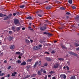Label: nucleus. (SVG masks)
Listing matches in <instances>:
<instances>
[{
  "label": "nucleus",
  "mask_w": 79,
  "mask_h": 79,
  "mask_svg": "<svg viewBox=\"0 0 79 79\" xmlns=\"http://www.w3.org/2000/svg\"><path fill=\"white\" fill-rule=\"evenodd\" d=\"M14 23L15 25L19 24V20L17 19H15L14 20Z\"/></svg>",
  "instance_id": "f257e3e1"
},
{
  "label": "nucleus",
  "mask_w": 79,
  "mask_h": 79,
  "mask_svg": "<svg viewBox=\"0 0 79 79\" xmlns=\"http://www.w3.org/2000/svg\"><path fill=\"white\" fill-rule=\"evenodd\" d=\"M44 66H48V64L47 63H46L44 64Z\"/></svg>",
  "instance_id": "2f4dec72"
},
{
  "label": "nucleus",
  "mask_w": 79,
  "mask_h": 79,
  "mask_svg": "<svg viewBox=\"0 0 79 79\" xmlns=\"http://www.w3.org/2000/svg\"><path fill=\"white\" fill-rule=\"evenodd\" d=\"M40 43H43V42H44V41H43L42 40L40 41Z\"/></svg>",
  "instance_id": "bf43d9fd"
},
{
  "label": "nucleus",
  "mask_w": 79,
  "mask_h": 79,
  "mask_svg": "<svg viewBox=\"0 0 79 79\" xmlns=\"http://www.w3.org/2000/svg\"><path fill=\"white\" fill-rule=\"evenodd\" d=\"M48 33L46 32H43V34H45L46 35H48Z\"/></svg>",
  "instance_id": "4c0bfd02"
},
{
  "label": "nucleus",
  "mask_w": 79,
  "mask_h": 79,
  "mask_svg": "<svg viewBox=\"0 0 79 79\" xmlns=\"http://www.w3.org/2000/svg\"><path fill=\"white\" fill-rule=\"evenodd\" d=\"M11 66H9L7 68L8 69H11Z\"/></svg>",
  "instance_id": "c03bdc74"
},
{
  "label": "nucleus",
  "mask_w": 79,
  "mask_h": 79,
  "mask_svg": "<svg viewBox=\"0 0 79 79\" xmlns=\"http://www.w3.org/2000/svg\"><path fill=\"white\" fill-rule=\"evenodd\" d=\"M67 64H68V65H69V64H70V62H69V61H68L67 62Z\"/></svg>",
  "instance_id": "8fccbe9b"
},
{
  "label": "nucleus",
  "mask_w": 79,
  "mask_h": 79,
  "mask_svg": "<svg viewBox=\"0 0 79 79\" xmlns=\"http://www.w3.org/2000/svg\"><path fill=\"white\" fill-rule=\"evenodd\" d=\"M19 59H21V56H19Z\"/></svg>",
  "instance_id": "0e129e2a"
},
{
  "label": "nucleus",
  "mask_w": 79,
  "mask_h": 79,
  "mask_svg": "<svg viewBox=\"0 0 79 79\" xmlns=\"http://www.w3.org/2000/svg\"><path fill=\"white\" fill-rule=\"evenodd\" d=\"M49 73H50V74H54L55 72L51 71V72H49Z\"/></svg>",
  "instance_id": "c85d7f7f"
},
{
  "label": "nucleus",
  "mask_w": 79,
  "mask_h": 79,
  "mask_svg": "<svg viewBox=\"0 0 79 79\" xmlns=\"http://www.w3.org/2000/svg\"><path fill=\"white\" fill-rule=\"evenodd\" d=\"M51 77V75H48V77Z\"/></svg>",
  "instance_id": "e2e57ef3"
},
{
  "label": "nucleus",
  "mask_w": 79,
  "mask_h": 79,
  "mask_svg": "<svg viewBox=\"0 0 79 79\" xmlns=\"http://www.w3.org/2000/svg\"><path fill=\"white\" fill-rule=\"evenodd\" d=\"M66 18L67 19H68V18H69V16H67L66 17Z\"/></svg>",
  "instance_id": "338daca9"
},
{
  "label": "nucleus",
  "mask_w": 79,
  "mask_h": 79,
  "mask_svg": "<svg viewBox=\"0 0 79 79\" xmlns=\"http://www.w3.org/2000/svg\"><path fill=\"white\" fill-rule=\"evenodd\" d=\"M1 79H5V77H1Z\"/></svg>",
  "instance_id": "774afa93"
},
{
  "label": "nucleus",
  "mask_w": 79,
  "mask_h": 79,
  "mask_svg": "<svg viewBox=\"0 0 79 79\" xmlns=\"http://www.w3.org/2000/svg\"><path fill=\"white\" fill-rule=\"evenodd\" d=\"M8 39L9 40V41H11V40L13 39V37L9 36V37H8Z\"/></svg>",
  "instance_id": "f8f14e48"
},
{
  "label": "nucleus",
  "mask_w": 79,
  "mask_h": 79,
  "mask_svg": "<svg viewBox=\"0 0 79 79\" xmlns=\"http://www.w3.org/2000/svg\"><path fill=\"white\" fill-rule=\"evenodd\" d=\"M3 75H5V74H4V73H2L0 74V76H3Z\"/></svg>",
  "instance_id": "c9c22d12"
},
{
  "label": "nucleus",
  "mask_w": 79,
  "mask_h": 79,
  "mask_svg": "<svg viewBox=\"0 0 79 79\" xmlns=\"http://www.w3.org/2000/svg\"><path fill=\"white\" fill-rule=\"evenodd\" d=\"M31 76V75H27L25 77V79H27V78H29V77Z\"/></svg>",
  "instance_id": "6ab92c4d"
},
{
  "label": "nucleus",
  "mask_w": 79,
  "mask_h": 79,
  "mask_svg": "<svg viewBox=\"0 0 79 79\" xmlns=\"http://www.w3.org/2000/svg\"><path fill=\"white\" fill-rule=\"evenodd\" d=\"M15 54L16 55H18L19 54H20V52H16V53H15Z\"/></svg>",
  "instance_id": "473e14b6"
},
{
  "label": "nucleus",
  "mask_w": 79,
  "mask_h": 79,
  "mask_svg": "<svg viewBox=\"0 0 79 79\" xmlns=\"http://www.w3.org/2000/svg\"><path fill=\"white\" fill-rule=\"evenodd\" d=\"M28 62H31L32 61V59H29L27 60Z\"/></svg>",
  "instance_id": "cd10ccee"
},
{
  "label": "nucleus",
  "mask_w": 79,
  "mask_h": 79,
  "mask_svg": "<svg viewBox=\"0 0 79 79\" xmlns=\"http://www.w3.org/2000/svg\"><path fill=\"white\" fill-rule=\"evenodd\" d=\"M44 78L45 79H47V75H45Z\"/></svg>",
  "instance_id": "09e8293b"
},
{
  "label": "nucleus",
  "mask_w": 79,
  "mask_h": 79,
  "mask_svg": "<svg viewBox=\"0 0 79 79\" xmlns=\"http://www.w3.org/2000/svg\"><path fill=\"white\" fill-rule=\"evenodd\" d=\"M66 68L67 70H69V68L68 66H66Z\"/></svg>",
  "instance_id": "a18cd8bd"
},
{
  "label": "nucleus",
  "mask_w": 79,
  "mask_h": 79,
  "mask_svg": "<svg viewBox=\"0 0 79 79\" xmlns=\"http://www.w3.org/2000/svg\"><path fill=\"white\" fill-rule=\"evenodd\" d=\"M51 8H52V6H47L46 7V10H50Z\"/></svg>",
  "instance_id": "4468645a"
},
{
  "label": "nucleus",
  "mask_w": 79,
  "mask_h": 79,
  "mask_svg": "<svg viewBox=\"0 0 79 79\" xmlns=\"http://www.w3.org/2000/svg\"><path fill=\"white\" fill-rule=\"evenodd\" d=\"M40 48L39 47V46H34L33 48L34 50H39L40 49Z\"/></svg>",
  "instance_id": "0eeeda50"
},
{
  "label": "nucleus",
  "mask_w": 79,
  "mask_h": 79,
  "mask_svg": "<svg viewBox=\"0 0 79 79\" xmlns=\"http://www.w3.org/2000/svg\"><path fill=\"white\" fill-rule=\"evenodd\" d=\"M60 77L61 79H66V75L64 74L60 75Z\"/></svg>",
  "instance_id": "20e7f679"
},
{
  "label": "nucleus",
  "mask_w": 79,
  "mask_h": 79,
  "mask_svg": "<svg viewBox=\"0 0 79 79\" xmlns=\"http://www.w3.org/2000/svg\"><path fill=\"white\" fill-rule=\"evenodd\" d=\"M51 53L52 54H53V53H55V51H52Z\"/></svg>",
  "instance_id": "79ce46f5"
},
{
  "label": "nucleus",
  "mask_w": 79,
  "mask_h": 79,
  "mask_svg": "<svg viewBox=\"0 0 79 79\" xmlns=\"http://www.w3.org/2000/svg\"><path fill=\"white\" fill-rule=\"evenodd\" d=\"M59 60V61H63L64 60V59H63V58H60L58 59Z\"/></svg>",
  "instance_id": "c756f323"
},
{
  "label": "nucleus",
  "mask_w": 79,
  "mask_h": 79,
  "mask_svg": "<svg viewBox=\"0 0 79 79\" xmlns=\"http://www.w3.org/2000/svg\"><path fill=\"white\" fill-rule=\"evenodd\" d=\"M43 73L45 74L47 73V72H46V71H43Z\"/></svg>",
  "instance_id": "680f3d73"
},
{
  "label": "nucleus",
  "mask_w": 79,
  "mask_h": 79,
  "mask_svg": "<svg viewBox=\"0 0 79 79\" xmlns=\"http://www.w3.org/2000/svg\"><path fill=\"white\" fill-rule=\"evenodd\" d=\"M68 2L70 4H72L73 3V1L72 0H69Z\"/></svg>",
  "instance_id": "4be33fe9"
},
{
  "label": "nucleus",
  "mask_w": 79,
  "mask_h": 79,
  "mask_svg": "<svg viewBox=\"0 0 79 79\" xmlns=\"http://www.w3.org/2000/svg\"><path fill=\"white\" fill-rule=\"evenodd\" d=\"M61 47H62V48H65V47H64V46H63V45H62Z\"/></svg>",
  "instance_id": "6e6d98bb"
},
{
  "label": "nucleus",
  "mask_w": 79,
  "mask_h": 79,
  "mask_svg": "<svg viewBox=\"0 0 79 79\" xmlns=\"http://www.w3.org/2000/svg\"><path fill=\"white\" fill-rule=\"evenodd\" d=\"M72 8L73 9H76V6H72Z\"/></svg>",
  "instance_id": "37998d69"
},
{
  "label": "nucleus",
  "mask_w": 79,
  "mask_h": 79,
  "mask_svg": "<svg viewBox=\"0 0 79 79\" xmlns=\"http://www.w3.org/2000/svg\"><path fill=\"white\" fill-rule=\"evenodd\" d=\"M30 41L31 43H32V42H33V40H30Z\"/></svg>",
  "instance_id": "5fc2aeb1"
},
{
  "label": "nucleus",
  "mask_w": 79,
  "mask_h": 79,
  "mask_svg": "<svg viewBox=\"0 0 79 79\" xmlns=\"http://www.w3.org/2000/svg\"><path fill=\"white\" fill-rule=\"evenodd\" d=\"M11 29H12V30L14 32H16V31L15 30V27H11Z\"/></svg>",
  "instance_id": "dca6fc26"
},
{
  "label": "nucleus",
  "mask_w": 79,
  "mask_h": 79,
  "mask_svg": "<svg viewBox=\"0 0 79 79\" xmlns=\"http://www.w3.org/2000/svg\"><path fill=\"white\" fill-rule=\"evenodd\" d=\"M20 8H24L25 7V5H22L20 6H19Z\"/></svg>",
  "instance_id": "b1692460"
},
{
  "label": "nucleus",
  "mask_w": 79,
  "mask_h": 79,
  "mask_svg": "<svg viewBox=\"0 0 79 79\" xmlns=\"http://www.w3.org/2000/svg\"><path fill=\"white\" fill-rule=\"evenodd\" d=\"M10 18H11V16L10 15H8L5 17L3 20L4 21H6V20H7V19H10Z\"/></svg>",
  "instance_id": "39448f33"
},
{
  "label": "nucleus",
  "mask_w": 79,
  "mask_h": 79,
  "mask_svg": "<svg viewBox=\"0 0 79 79\" xmlns=\"http://www.w3.org/2000/svg\"><path fill=\"white\" fill-rule=\"evenodd\" d=\"M41 61H40L39 63H38V61H37L36 62H35V64L33 66L34 68H35L36 66H37V64H39V66L41 65Z\"/></svg>",
  "instance_id": "f03ea898"
},
{
  "label": "nucleus",
  "mask_w": 79,
  "mask_h": 79,
  "mask_svg": "<svg viewBox=\"0 0 79 79\" xmlns=\"http://www.w3.org/2000/svg\"><path fill=\"white\" fill-rule=\"evenodd\" d=\"M69 53L70 55H74L75 56H77V55L76 53H74L73 52H69Z\"/></svg>",
  "instance_id": "423d86ee"
},
{
  "label": "nucleus",
  "mask_w": 79,
  "mask_h": 79,
  "mask_svg": "<svg viewBox=\"0 0 79 79\" xmlns=\"http://www.w3.org/2000/svg\"><path fill=\"white\" fill-rule=\"evenodd\" d=\"M38 74L39 76H40L41 75V72L40 71H38Z\"/></svg>",
  "instance_id": "a878e982"
},
{
  "label": "nucleus",
  "mask_w": 79,
  "mask_h": 79,
  "mask_svg": "<svg viewBox=\"0 0 79 79\" xmlns=\"http://www.w3.org/2000/svg\"><path fill=\"white\" fill-rule=\"evenodd\" d=\"M70 79H76V77L74 75L70 77Z\"/></svg>",
  "instance_id": "a211bd4d"
},
{
  "label": "nucleus",
  "mask_w": 79,
  "mask_h": 79,
  "mask_svg": "<svg viewBox=\"0 0 79 79\" xmlns=\"http://www.w3.org/2000/svg\"><path fill=\"white\" fill-rule=\"evenodd\" d=\"M22 30H23L24 31V30H25V27H24L22 28Z\"/></svg>",
  "instance_id": "052dcab7"
},
{
  "label": "nucleus",
  "mask_w": 79,
  "mask_h": 79,
  "mask_svg": "<svg viewBox=\"0 0 79 79\" xmlns=\"http://www.w3.org/2000/svg\"><path fill=\"white\" fill-rule=\"evenodd\" d=\"M26 64V62L25 61H23L22 63H21L20 65L21 66H24Z\"/></svg>",
  "instance_id": "9d476101"
},
{
  "label": "nucleus",
  "mask_w": 79,
  "mask_h": 79,
  "mask_svg": "<svg viewBox=\"0 0 79 79\" xmlns=\"http://www.w3.org/2000/svg\"><path fill=\"white\" fill-rule=\"evenodd\" d=\"M75 46H79V44H77V43H75Z\"/></svg>",
  "instance_id": "58836bf2"
},
{
  "label": "nucleus",
  "mask_w": 79,
  "mask_h": 79,
  "mask_svg": "<svg viewBox=\"0 0 79 79\" xmlns=\"http://www.w3.org/2000/svg\"><path fill=\"white\" fill-rule=\"evenodd\" d=\"M4 62L5 63H7V61L5 60L4 61Z\"/></svg>",
  "instance_id": "13d9d810"
},
{
  "label": "nucleus",
  "mask_w": 79,
  "mask_h": 79,
  "mask_svg": "<svg viewBox=\"0 0 79 79\" xmlns=\"http://www.w3.org/2000/svg\"><path fill=\"white\" fill-rule=\"evenodd\" d=\"M38 16H39V17H42V15H40V14H38Z\"/></svg>",
  "instance_id": "49530a36"
},
{
  "label": "nucleus",
  "mask_w": 79,
  "mask_h": 79,
  "mask_svg": "<svg viewBox=\"0 0 79 79\" xmlns=\"http://www.w3.org/2000/svg\"><path fill=\"white\" fill-rule=\"evenodd\" d=\"M66 15H71V14L69 12H66Z\"/></svg>",
  "instance_id": "a19ab883"
},
{
  "label": "nucleus",
  "mask_w": 79,
  "mask_h": 79,
  "mask_svg": "<svg viewBox=\"0 0 79 79\" xmlns=\"http://www.w3.org/2000/svg\"><path fill=\"white\" fill-rule=\"evenodd\" d=\"M10 74H8V75L6 76V77H10Z\"/></svg>",
  "instance_id": "603ef678"
},
{
  "label": "nucleus",
  "mask_w": 79,
  "mask_h": 79,
  "mask_svg": "<svg viewBox=\"0 0 79 79\" xmlns=\"http://www.w3.org/2000/svg\"><path fill=\"white\" fill-rule=\"evenodd\" d=\"M45 53H46V54H47L48 55H50V53H49V52H48L47 51L45 52Z\"/></svg>",
  "instance_id": "ea45409f"
},
{
  "label": "nucleus",
  "mask_w": 79,
  "mask_h": 79,
  "mask_svg": "<svg viewBox=\"0 0 79 79\" xmlns=\"http://www.w3.org/2000/svg\"><path fill=\"white\" fill-rule=\"evenodd\" d=\"M16 13L17 15H19V12H16Z\"/></svg>",
  "instance_id": "de8ad7c7"
},
{
  "label": "nucleus",
  "mask_w": 79,
  "mask_h": 79,
  "mask_svg": "<svg viewBox=\"0 0 79 79\" xmlns=\"http://www.w3.org/2000/svg\"><path fill=\"white\" fill-rule=\"evenodd\" d=\"M16 13H13V15L14 16H16Z\"/></svg>",
  "instance_id": "864d4df0"
},
{
  "label": "nucleus",
  "mask_w": 79,
  "mask_h": 79,
  "mask_svg": "<svg viewBox=\"0 0 79 79\" xmlns=\"http://www.w3.org/2000/svg\"><path fill=\"white\" fill-rule=\"evenodd\" d=\"M45 71V70L43 68L41 69L40 70V71H41V72H42V71Z\"/></svg>",
  "instance_id": "f704fd0d"
},
{
  "label": "nucleus",
  "mask_w": 79,
  "mask_h": 79,
  "mask_svg": "<svg viewBox=\"0 0 79 79\" xmlns=\"http://www.w3.org/2000/svg\"><path fill=\"white\" fill-rule=\"evenodd\" d=\"M45 29H46V27L43 26L40 27L41 31H44Z\"/></svg>",
  "instance_id": "6e6552de"
},
{
  "label": "nucleus",
  "mask_w": 79,
  "mask_h": 79,
  "mask_svg": "<svg viewBox=\"0 0 79 79\" xmlns=\"http://www.w3.org/2000/svg\"><path fill=\"white\" fill-rule=\"evenodd\" d=\"M58 66H59V64L57 63H55L54 65L53 68H55V69L58 68Z\"/></svg>",
  "instance_id": "7ed1b4c3"
},
{
  "label": "nucleus",
  "mask_w": 79,
  "mask_h": 79,
  "mask_svg": "<svg viewBox=\"0 0 79 79\" xmlns=\"http://www.w3.org/2000/svg\"><path fill=\"white\" fill-rule=\"evenodd\" d=\"M39 47L40 48V47H42V45L40 44L39 46Z\"/></svg>",
  "instance_id": "3c124183"
},
{
  "label": "nucleus",
  "mask_w": 79,
  "mask_h": 79,
  "mask_svg": "<svg viewBox=\"0 0 79 79\" xmlns=\"http://www.w3.org/2000/svg\"><path fill=\"white\" fill-rule=\"evenodd\" d=\"M48 35L49 37H50V36H52V34H50L49 33H48Z\"/></svg>",
  "instance_id": "7c9ffc66"
},
{
  "label": "nucleus",
  "mask_w": 79,
  "mask_h": 79,
  "mask_svg": "<svg viewBox=\"0 0 79 79\" xmlns=\"http://www.w3.org/2000/svg\"><path fill=\"white\" fill-rule=\"evenodd\" d=\"M45 59L48 61H52V59H51L50 57H46L45 58Z\"/></svg>",
  "instance_id": "1a4fd4ad"
},
{
  "label": "nucleus",
  "mask_w": 79,
  "mask_h": 79,
  "mask_svg": "<svg viewBox=\"0 0 79 79\" xmlns=\"http://www.w3.org/2000/svg\"><path fill=\"white\" fill-rule=\"evenodd\" d=\"M77 51H78V50H79V47L77 48H76V49Z\"/></svg>",
  "instance_id": "4d7b16f0"
},
{
  "label": "nucleus",
  "mask_w": 79,
  "mask_h": 79,
  "mask_svg": "<svg viewBox=\"0 0 79 79\" xmlns=\"http://www.w3.org/2000/svg\"><path fill=\"white\" fill-rule=\"evenodd\" d=\"M25 42L27 43V44H30V41L28 40H26Z\"/></svg>",
  "instance_id": "f3484780"
},
{
  "label": "nucleus",
  "mask_w": 79,
  "mask_h": 79,
  "mask_svg": "<svg viewBox=\"0 0 79 79\" xmlns=\"http://www.w3.org/2000/svg\"><path fill=\"white\" fill-rule=\"evenodd\" d=\"M16 30L17 31H18L21 29V27H17L16 28Z\"/></svg>",
  "instance_id": "412c9836"
},
{
  "label": "nucleus",
  "mask_w": 79,
  "mask_h": 79,
  "mask_svg": "<svg viewBox=\"0 0 79 79\" xmlns=\"http://www.w3.org/2000/svg\"><path fill=\"white\" fill-rule=\"evenodd\" d=\"M60 10H64L65 8L63 7H61L60 8Z\"/></svg>",
  "instance_id": "393cba45"
},
{
  "label": "nucleus",
  "mask_w": 79,
  "mask_h": 79,
  "mask_svg": "<svg viewBox=\"0 0 79 79\" xmlns=\"http://www.w3.org/2000/svg\"><path fill=\"white\" fill-rule=\"evenodd\" d=\"M75 19L77 21H79V15H78L77 16H76V17L75 18Z\"/></svg>",
  "instance_id": "aec40b11"
},
{
  "label": "nucleus",
  "mask_w": 79,
  "mask_h": 79,
  "mask_svg": "<svg viewBox=\"0 0 79 79\" xmlns=\"http://www.w3.org/2000/svg\"><path fill=\"white\" fill-rule=\"evenodd\" d=\"M26 19H30V20L32 19H32H32V17L31 16H28V17H26Z\"/></svg>",
  "instance_id": "ddd939ff"
},
{
  "label": "nucleus",
  "mask_w": 79,
  "mask_h": 79,
  "mask_svg": "<svg viewBox=\"0 0 79 79\" xmlns=\"http://www.w3.org/2000/svg\"><path fill=\"white\" fill-rule=\"evenodd\" d=\"M9 34H10V35H11V34H12V31H9Z\"/></svg>",
  "instance_id": "e433bc0d"
},
{
  "label": "nucleus",
  "mask_w": 79,
  "mask_h": 79,
  "mask_svg": "<svg viewBox=\"0 0 79 79\" xmlns=\"http://www.w3.org/2000/svg\"><path fill=\"white\" fill-rule=\"evenodd\" d=\"M30 68V66L29 65L27 66V69H29Z\"/></svg>",
  "instance_id": "69168bd1"
},
{
  "label": "nucleus",
  "mask_w": 79,
  "mask_h": 79,
  "mask_svg": "<svg viewBox=\"0 0 79 79\" xmlns=\"http://www.w3.org/2000/svg\"><path fill=\"white\" fill-rule=\"evenodd\" d=\"M3 14L2 13H0V17H3Z\"/></svg>",
  "instance_id": "72a5a7b5"
},
{
  "label": "nucleus",
  "mask_w": 79,
  "mask_h": 79,
  "mask_svg": "<svg viewBox=\"0 0 79 79\" xmlns=\"http://www.w3.org/2000/svg\"><path fill=\"white\" fill-rule=\"evenodd\" d=\"M17 74V72H14V73H12L11 76H12V77H13V76L15 77V74Z\"/></svg>",
  "instance_id": "9b49d317"
},
{
  "label": "nucleus",
  "mask_w": 79,
  "mask_h": 79,
  "mask_svg": "<svg viewBox=\"0 0 79 79\" xmlns=\"http://www.w3.org/2000/svg\"><path fill=\"white\" fill-rule=\"evenodd\" d=\"M14 48H15V46L14 45H11L10 46V48L11 50H13V49H14Z\"/></svg>",
  "instance_id": "2eb2a0df"
},
{
  "label": "nucleus",
  "mask_w": 79,
  "mask_h": 79,
  "mask_svg": "<svg viewBox=\"0 0 79 79\" xmlns=\"http://www.w3.org/2000/svg\"><path fill=\"white\" fill-rule=\"evenodd\" d=\"M37 76V74H32L31 76V77H35V76Z\"/></svg>",
  "instance_id": "5701e85b"
},
{
  "label": "nucleus",
  "mask_w": 79,
  "mask_h": 79,
  "mask_svg": "<svg viewBox=\"0 0 79 79\" xmlns=\"http://www.w3.org/2000/svg\"><path fill=\"white\" fill-rule=\"evenodd\" d=\"M17 63L18 64H20V63H21V61L18 60H17Z\"/></svg>",
  "instance_id": "bb28decb"
}]
</instances>
